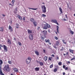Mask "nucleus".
Instances as JSON below:
<instances>
[{
    "label": "nucleus",
    "mask_w": 75,
    "mask_h": 75,
    "mask_svg": "<svg viewBox=\"0 0 75 75\" xmlns=\"http://www.w3.org/2000/svg\"><path fill=\"white\" fill-rule=\"evenodd\" d=\"M3 70L5 72H10V67L9 65L8 64L5 65L3 69Z\"/></svg>",
    "instance_id": "1"
},
{
    "label": "nucleus",
    "mask_w": 75,
    "mask_h": 75,
    "mask_svg": "<svg viewBox=\"0 0 75 75\" xmlns=\"http://www.w3.org/2000/svg\"><path fill=\"white\" fill-rule=\"evenodd\" d=\"M42 10L43 13H46L47 11L46 10V7L45 5L42 6Z\"/></svg>",
    "instance_id": "2"
},
{
    "label": "nucleus",
    "mask_w": 75,
    "mask_h": 75,
    "mask_svg": "<svg viewBox=\"0 0 75 75\" xmlns=\"http://www.w3.org/2000/svg\"><path fill=\"white\" fill-rule=\"evenodd\" d=\"M50 25L46 23L44 27L43 28L44 30H47V29H48V28H50Z\"/></svg>",
    "instance_id": "3"
},
{
    "label": "nucleus",
    "mask_w": 75,
    "mask_h": 75,
    "mask_svg": "<svg viewBox=\"0 0 75 75\" xmlns=\"http://www.w3.org/2000/svg\"><path fill=\"white\" fill-rule=\"evenodd\" d=\"M31 57H28V59H27L26 60V63L27 64H30V62H31Z\"/></svg>",
    "instance_id": "4"
},
{
    "label": "nucleus",
    "mask_w": 75,
    "mask_h": 75,
    "mask_svg": "<svg viewBox=\"0 0 75 75\" xmlns=\"http://www.w3.org/2000/svg\"><path fill=\"white\" fill-rule=\"evenodd\" d=\"M59 66L58 65H57L56 66V68H54V72H56L57 71L58 69H59Z\"/></svg>",
    "instance_id": "5"
},
{
    "label": "nucleus",
    "mask_w": 75,
    "mask_h": 75,
    "mask_svg": "<svg viewBox=\"0 0 75 75\" xmlns=\"http://www.w3.org/2000/svg\"><path fill=\"white\" fill-rule=\"evenodd\" d=\"M52 22H53V23H56L57 25H59V24L57 22V20H52Z\"/></svg>",
    "instance_id": "6"
},
{
    "label": "nucleus",
    "mask_w": 75,
    "mask_h": 75,
    "mask_svg": "<svg viewBox=\"0 0 75 75\" xmlns=\"http://www.w3.org/2000/svg\"><path fill=\"white\" fill-rule=\"evenodd\" d=\"M13 70L14 71V72H16V73L18 72V69L14 68L13 69Z\"/></svg>",
    "instance_id": "7"
},
{
    "label": "nucleus",
    "mask_w": 75,
    "mask_h": 75,
    "mask_svg": "<svg viewBox=\"0 0 75 75\" xmlns=\"http://www.w3.org/2000/svg\"><path fill=\"white\" fill-rule=\"evenodd\" d=\"M4 47L5 52H7L8 50H7V47L5 45H4Z\"/></svg>",
    "instance_id": "8"
},
{
    "label": "nucleus",
    "mask_w": 75,
    "mask_h": 75,
    "mask_svg": "<svg viewBox=\"0 0 75 75\" xmlns=\"http://www.w3.org/2000/svg\"><path fill=\"white\" fill-rule=\"evenodd\" d=\"M33 34H30L29 35V38L30 40H33Z\"/></svg>",
    "instance_id": "9"
},
{
    "label": "nucleus",
    "mask_w": 75,
    "mask_h": 75,
    "mask_svg": "<svg viewBox=\"0 0 75 75\" xmlns=\"http://www.w3.org/2000/svg\"><path fill=\"white\" fill-rule=\"evenodd\" d=\"M42 33L44 35H46L47 33V31L46 30H44L42 31Z\"/></svg>",
    "instance_id": "10"
},
{
    "label": "nucleus",
    "mask_w": 75,
    "mask_h": 75,
    "mask_svg": "<svg viewBox=\"0 0 75 75\" xmlns=\"http://www.w3.org/2000/svg\"><path fill=\"white\" fill-rule=\"evenodd\" d=\"M7 42L8 44H11V40L9 39H8Z\"/></svg>",
    "instance_id": "11"
},
{
    "label": "nucleus",
    "mask_w": 75,
    "mask_h": 75,
    "mask_svg": "<svg viewBox=\"0 0 75 75\" xmlns=\"http://www.w3.org/2000/svg\"><path fill=\"white\" fill-rule=\"evenodd\" d=\"M3 61L1 59H0V68H1V65L3 64Z\"/></svg>",
    "instance_id": "12"
},
{
    "label": "nucleus",
    "mask_w": 75,
    "mask_h": 75,
    "mask_svg": "<svg viewBox=\"0 0 75 75\" xmlns=\"http://www.w3.org/2000/svg\"><path fill=\"white\" fill-rule=\"evenodd\" d=\"M4 31V28L3 27H1L0 28V31L1 32H3Z\"/></svg>",
    "instance_id": "13"
},
{
    "label": "nucleus",
    "mask_w": 75,
    "mask_h": 75,
    "mask_svg": "<svg viewBox=\"0 0 75 75\" xmlns=\"http://www.w3.org/2000/svg\"><path fill=\"white\" fill-rule=\"evenodd\" d=\"M28 34H32V30L28 29Z\"/></svg>",
    "instance_id": "14"
},
{
    "label": "nucleus",
    "mask_w": 75,
    "mask_h": 75,
    "mask_svg": "<svg viewBox=\"0 0 75 75\" xmlns=\"http://www.w3.org/2000/svg\"><path fill=\"white\" fill-rule=\"evenodd\" d=\"M9 29L11 31H13V29H12V27H11L10 25L9 26Z\"/></svg>",
    "instance_id": "15"
},
{
    "label": "nucleus",
    "mask_w": 75,
    "mask_h": 75,
    "mask_svg": "<svg viewBox=\"0 0 75 75\" xmlns=\"http://www.w3.org/2000/svg\"><path fill=\"white\" fill-rule=\"evenodd\" d=\"M69 51L71 53H72V54H74V50L71 49H69Z\"/></svg>",
    "instance_id": "16"
},
{
    "label": "nucleus",
    "mask_w": 75,
    "mask_h": 75,
    "mask_svg": "<svg viewBox=\"0 0 75 75\" xmlns=\"http://www.w3.org/2000/svg\"><path fill=\"white\" fill-rule=\"evenodd\" d=\"M33 24L35 27H36V26H37V22H36V21H33Z\"/></svg>",
    "instance_id": "17"
},
{
    "label": "nucleus",
    "mask_w": 75,
    "mask_h": 75,
    "mask_svg": "<svg viewBox=\"0 0 75 75\" xmlns=\"http://www.w3.org/2000/svg\"><path fill=\"white\" fill-rule=\"evenodd\" d=\"M35 70L36 71H39L40 70V68L39 67H36L35 68Z\"/></svg>",
    "instance_id": "18"
},
{
    "label": "nucleus",
    "mask_w": 75,
    "mask_h": 75,
    "mask_svg": "<svg viewBox=\"0 0 75 75\" xmlns=\"http://www.w3.org/2000/svg\"><path fill=\"white\" fill-rule=\"evenodd\" d=\"M35 54H36L37 55H39V52H38L37 51H35Z\"/></svg>",
    "instance_id": "19"
},
{
    "label": "nucleus",
    "mask_w": 75,
    "mask_h": 75,
    "mask_svg": "<svg viewBox=\"0 0 75 75\" xmlns=\"http://www.w3.org/2000/svg\"><path fill=\"white\" fill-rule=\"evenodd\" d=\"M44 59L45 61V62L47 60V59H48V57L47 56H45L44 57Z\"/></svg>",
    "instance_id": "20"
},
{
    "label": "nucleus",
    "mask_w": 75,
    "mask_h": 75,
    "mask_svg": "<svg viewBox=\"0 0 75 75\" xmlns=\"http://www.w3.org/2000/svg\"><path fill=\"white\" fill-rule=\"evenodd\" d=\"M39 64L40 66H43L44 65V63L42 62H39Z\"/></svg>",
    "instance_id": "21"
},
{
    "label": "nucleus",
    "mask_w": 75,
    "mask_h": 75,
    "mask_svg": "<svg viewBox=\"0 0 75 75\" xmlns=\"http://www.w3.org/2000/svg\"><path fill=\"white\" fill-rule=\"evenodd\" d=\"M45 41L46 42H50V40L49 39H45Z\"/></svg>",
    "instance_id": "22"
},
{
    "label": "nucleus",
    "mask_w": 75,
    "mask_h": 75,
    "mask_svg": "<svg viewBox=\"0 0 75 75\" xmlns=\"http://www.w3.org/2000/svg\"><path fill=\"white\" fill-rule=\"evenodd\" d=\"M18 18H19V19H20V20H22V17H21L20 15H18V16H17Z\"/></svg>",
    "instance_id": "23"
},
{
    "label": "nucleus",
    "mask_w": 75,
    "mask_h": 75,
    "mask_svg": "<svg viewBox=\"0 0 75 75\" xmlns=\"http://www.w3.org/2000/svg\"><path fill=\"white\" fill-rule=\"evenodd\" d=\"M57 31L58 33H59V26H57Z\"/></svg>",
    "instance_id": "24"
},
{
    "label": "nucleus",
    "mask_w": 75,
    "mask_h": 75,
    "mask_svg": "<svg viewBox=\"0 0 75 75\" xmlns=\"http://www.w3.org/2000/svg\"><path fill=\"white\" fill-rule=\"evenodd\" d=\"M58 65L59 66H61L62 65V62H59L58 63Z\"/></svg>",
    "instance_id": "25"
},
{
    "label": "nucleus",
    "mask_w": 75,
    "mask_h": 75,
    "mask_svg": "<svg viewBox=\"0 0 75 75\" xmlns=\"http://www.w3.org/2000/svg\"><path fill=\"white\" fill-rule=\"evenodd\" d=\"M59 41L58 40L56 41V44L57 45H59Z\"/></svg>",
    "instance_id": "26"
},
{
    "label": "nucleus",
    "mask_w": 75,
    "mask_h": 75,
    "mask_svg": "<svg viewBox=\"0 0 75 75\" xmlns=\"http://www.w3.org/2000/svg\"><path fill=\"white\" fill-rule=\"evenodd\" d=\"M30 20L31 22H33L34 21V19L33 18H31L30 19Z\"/></svg>",
    "instance_id": "27"
},
{
    "label": "nucleus",
    "mask_w": 75,
    "mask_h": 75,
    "mask_svg": "<svg viewBox=\"0 0 75 75\" xmlns=\"http://www.w3.org/2000/svg\"><path fill=\"white\" fill-rule=\"evenodd\" d=\"M70 33L72 35H73V34H74V32H73L71 30H70Z\"/></svg>",
    "instance_id": "28"
},
{
    "label": "nucleus",
    "mask_w": 75,
    "mask_h": 75,
    "mask_svg": "<svg viewBox=\"0 0 75 75\" xmlns=\"http://www.w3.org/2000/svg\"><path fill=\"white\" fill-rule=\"evenodd\" d=\"M59 10L60 12L61 13H62V8H61V7L59 8Z\"/></svg>",
    "instance_id": "29"
},
{
    "label": "nucleus",
    "mask_w": 75,
    "mask_h": 75,
    "mask_svg": "<svg viewBox=\"0 0 75 75\" xmlns=\"http://www.w3.org/2000/svg\"><path fill=\"white\" fill-rule=\"evenodd\" d=\"M48 59H49V61H52L51 59H52V57H49Z\"/></svg>",
    "instance_id": "30"
},
{
    "label": "nucleus",
    "mask_w": 75,
    "mask_h": 75,
    "mask_svg": "<svg viewBox=\"0 0 75 75\" xmlns=\"http://www.w3.org/2000/svg\"><path fill=\"white\" fill-rule=\"evenodd\" d=\"M28 8L29 9H31V10H36L37 9V8Z\"/></svg>",
    "instance_id": "31"
},
{
    "label": "nucleus",
    "mask_w": 75,
    "mask_h": 75,
    "mask_svg": "<svg viewBox=\"0 0 75 75\" xmlns=\"http://www.w3.org/2000/svg\"><path fill=\"white\" fill-rule=\"evenodd\" d=\"M75 60V56L73 58L71 59V61H72L73 60Z\"/></svg>",
    "instance_id": "32"
},
{
    "label": "nucleus",
    "mask_w": 75,
    "mask_h": 75,
    "mask_svg": "<svg viewBox=\"0 0 75 75\" xmlns=\"http://www.w3.org/2000/svg\"><path fill=\"white\" fill-rule=\"evenodd\" d=\"M71 62H70V61H67L66 62V64H67V65H68V64H70V63Z\"/></svg>",
    "instance_id": "33"
},
{
    "label": "nucleus",
    "mask_w": 75,
    "mask_h": 75,
    "mask_svg": "<svg viewBox=\"0 0 75 75\" xmlns=\"http://www.w3.org/2000/svg\"><path fill=\"white\" fill-rule=\"evenodd\" d=\"M15 2V1L14 0H12L11 1V3L12 4H14V2Z\"/></svg>",
    "instance_id": "34"
},
{
    "label": "nucleus",
    "mask_w": 75,
    "mask_h": 75,
    "mask_svg": "<svg viewBox=\"0 0 75 75\" xmlns=\"http://www.w3.org/2000/svg\"><path fill=\"white\" fill-rule=\"evenodd\" d=\"M62 42H64V44H67V42H65V40H62Z\"/></svg>",
    "instance_id": "35"
},
{
    "label": "nucleus",
    "mask_w": 75,
    "mask_h": 75,
    "mask_svg": "<svg viewBox=\"0 0 75 75\" xmlns=\"http://www.w3.org/2000/svg\"><path fill=\"white\" fill-rule=\"evenodd\" d=\"M62 42H64V44H67V42H65V40H62Z\"/></svg>",
    "instance_id": "36"
},
{
    "label": "nucleus",
    "mask_w": 75,
    "mask_h": 75,
    "mask_svg": "<svg viewBox=\"0 0 75 75\" xmlns=\"http://www.w3.org/2000/svg\"><path fill=\"white\" fill-rule=\"evenodd\" d=\"M9 5H10V6H11L13 7V6H14V4H11L10 3L9 4Z\"/></svg>",
    "instance_id": "37"
},
{
    "label": "nucleus",
    "mask_w": 75,
    "mask_h": 75,
    "mask_svg": "<svg viewBox=\"0 0 75 75\" xmlns=\"http://www.w3.org/2000/svg\"><path fill=\"white\" fill-rule=\"evenodd\" d=\"M50 68H53V64H52L50 65Z\"/></svg>",
    "instance_id": "38"
},
{
    "label": "nucleus",
    "mask_w": 75,
    "mask_h": 75,
    "mask_svg": "<svg viewBox=\"0 0 75 75\" xmlns=\"http://www.w3.org/2000/svg\"><path fill=\"white\" fill-rule=\"evenodd\" d=\"M64 50V48L63 47H62V49H60L61 51H62Z\"/></svg>",
    "instance_id": "39"
},
{
    "label": "nucleus",
    "mask_w": 75,
    "mask_h": 75,
    "mask_svg": "<svg viewBox=\"0 0 75 75\" xmlns=\"http://www.w3.org/2000/svg\"><path fill=\"white\" fill-rule=\"evenodd\" d=\"M18 42L19 45H21V42Z\"/></svg>",
    "instance_id": "40"
},
{
    "label": "nucleus",
    "mask_w": 75,
    "mask_h": 75,
    "mask_svg": "<svg viewBox=\"0 0 75 75\" xmlns=\"http://www.w3.org/2000/svg\"><path fill=\"white\" fill-rule=\"evenodd\" d=\"M44 37H43L42 36L41 38V39H42V40H44Z\"/></svg>",
    "instance_id": "41"
},
{
    "label": "nucleus",
    "mask_w": 75,
    "mask_h": 75,
    "mask_svg": "<svg viewBox=\"0 0 75 75\" xmlns=\"http://www.w3.org/2000/svg\"><path fill=\"white\" fill-rule=\"evenodd\" d=\"M66 67V66H65V65H63V68H64V69H65V67Z\"/></svg>",
    "instance_id": "42"
},
{
    "label": "nucleus",
    "mask_w": 75,
    "mask_h": 75,
    "mask_svg": "<svg viewBox=\"0 0 75 75\" xmlns=\"http://www.w3.org/2000/svg\"><path fill=\"white\" fill-rule=\"evenodd\" d=\"M8 64H11V62L10 61H8Z\"/></svg>",
    "instance_id": "43"
},
{
    "label": "nucleus",
    "mask_w": 75,
    "mask_h": 75,
    "mask_svg": "<svg viewBox=\"0 0 75 75\" xmlns=\"http://www.w3.org/2000/svg\"><path fill=\"white\" fill-rule=\"evenodd\" d=\"M55 39L56 40H58V37L56 36H55Z\"/></svg>",
    "instance_id": "44"
},
{
    "label": "nucleus",
    "mask_w": 75,
    "mask_h": 75,
    "mask_svg": "<svg viewBox=\"0 0 75 75\" xmlns=\"http://www.w3.org/2000/svg\"><path fill=\"white\" fill-rule=\"evenodd\" d=\"M65 69V70H68V68L67 67H66Z\"/></svg>",
    "instance_id": "45"
},
{
    "label": "nucleus",
    "mask_w": 75,
    "mask_h": 75,
    "mask_svg": "<svg viewBox=\"0 0 75 75\" xmlns=\"http://www.w3.org/2000/svg\"><path fill=\"white\" fill-rule=\"evenodd\" d=\"M42 17H46V15L45 14H42Z\"/></svg>",
    "instance_id": "46"
},
{
    "label": "nucleus",
    "mask_w": 75,
    "mask_h": 75,
    "mask_svg": "<svg viewBox=\"0 0 75 75\" xmlns=\"http://www.w3.org/2000/svg\"><path fill=\"white\" fill-rule=\"evenodd\" d=\"M10 23L11 24H12V20H10Z\"/></svg>",
    "instance_id": "47"
},
{
    "label": "nucleus",
    "mask_w": 75,
    "mask_h": 75,
    "mask_svg": "<svg viewBox=\"0 0 75 75\" xmlns=\"http://www.w3.org/2000/svg\"><path fill=\"white\" fill-rule=\"evenodd\" d=\"M23 20H24V21L25 20V17H23Z\"/></svg>",
    "instance_id": "48"
},
{
    "label": "nucleus",
    "mask_w": 75,
    "mask_h": 75,
    "mask_svg": "<svg viewBox=\"0 0 75 75\" xmlns=\"http://www.w3.org/2000/svg\"><path fill=\"white\" fill-rule=\"evenodd\" d=\"M69 52H67V53H66V55H69Z\"/></svg>",
    "instance_id": "49"
},
{
    "label": "nucleus",
    "mask_w": 75,
    "mask_h": 75,
    "mask_svg": "<svg viewBox=\"0 0 75 75\" xmlns=\"http://www.w3.org/2000/svg\"><path fill=\"white\" fill-rule=\"evenodd\" d=\"M0 47H3V45L0 44Z\"/></svg>",
    "instance_id": "50"
},
{
    "label": "nucleus",
    "mask_w": 75,
    "mask_h": 75,
    "mask_svg": "<svg viewBox=\"0 0 75 75\" xmlns=\"http://www.w3.org/2000/svg\"><path fill=\"white\" fill-rule=\"evenodd\" d=\"M16 25L17 26H19V24L18 23H16Z\"/></svg>",
    "instance_id": "51"
},
{
    "label": "nucleus",
    "mask_w": 75,
    "mask_h": 75,
    "mask_svg": "<svg viewBox=\"0 0 75 75\" xmlns=\"http://www.w3.org/2000/svg\"><path fill=\"white\" fill-rule=\"evenodd\" d=\"M52 57H54V54H52Z\"/></svg>",
    "instance_id": "52"
},
{
    "label": "nucleus",
    "mask_w": 75,
    "mask_h": 75,
    "mask_svg": "<svg viewBox=\"0 0 75 75\" xmlns=\"http://www.w3.org/2000/svg\"><path fill=\"white\" fill-rule=\"evenodd\" d=\"M63 20H64V21H67V19H65V18L63 19Z\"/></svg>",
    "instance_id": "53"
},
{
    "label": "nucleus",
    "mask_w": 75,
    "mask_h": 75,
    "mask_svg": "<svg viewBox=\"0 0 75 75\" xmlns=\"http://www.w3.org/2000/svg\"><path fill=\"white\" fill-rule=\"evenodd\" d=\"M17 10H18V9H17V8H15V10H16V11H17Z\"/></svg>",
    "instance_id": "54"
},
{
    "label": "nucleus",
    "mask_w": 75,
    "mask_h": 75,
    "mask_svg": "<svg viewBox=\"0 0 75 75\" xmlns=\"http://www.w3.org/2000/svg\"><path fill=\"white\" fill-rule=\"evenodd\" d=\"M40 29V27H38V30H39V29Z\"/></svg>",
    "instance_id": "55"
},
{
    "label": "nucleus",
    "mask_w": 75,
    "mask_h": 75,
    "mask_svg": "<svg viewBox=\"0 0 75 75\" xmlns=\"http://www.w3.org/2000/svg\"><path fill=\"white\" fill-rule=\"evenodd\" d=\"M63 75H65V72H63Z\"/></svg>",
    "instance_id": "56"
},
{
    "label": "nucleus",
    "mask_w": 75,
    "mask_h": 75,
    "mask_svg": "<svg viewBox=\"0 0 75 75\" xmlns=\"http://www.w3.org/2000/svg\"><path fill=\"white\" fill-rule=\"evenodd\" d=\"M48 42V43L49 44V45H51V43L50 42Z\"/></svg>",
    "instance_id": "57"
},
{
    "label": "nucleus",
    "mask_w": 75,
    "mask_h": 75,
    "mask_svg": "<svg viewBox=\"0 0 75 75\" xmlns=\"http://www.w3.org/2000/svg\"><path fill=\"white\" fill-rule=\"evenodd\" d=\"M2 16H3V17H5L6 16L4 14H3L2 15Z\"/></svg>",
    "instance_id": "58"
},
{
    "label": "nucleus",
    "mask_w": 75,
    "mask_h": 75,
    "mask_svg": "<svg viewBox=\"0 0 75 75\" xmlns=\"http://www.w3.org/2000/svg\"><path fill=\"white\" fill-rule=\"evenodd\" d=\"M57 59H59V57H57Z\"/></svg>",
    "instance_id": "59"
},
{
    "label": "nucleus",
    "mask_w": 75,
    "mask_h": 75,
    "mask_svg": "<svg viewBox=\"0 0 75 75\" xmlns=\"http://www.w3.org/2000/svg\"><path fill=\"white\" fill-rule=\"evenodd\" d=\"M42 3L43 4H45V3H44V2H43Z\"/></svg>",
    "instance_id": "60"
},
{
    "label": "nucleus",
    "mask_w": 75,
    "mask_h": 75,
    "mask_svg": "<svg viewBox=\"0 0 75 75\" xmlns=\"http://www.w3.org/2000/svg\"><path fill=\"white\" fill-rule=\"evenodd\" d=\"M65 16H66V18H67V15H65Z\"/></svg>",
    "instance_id": "61"
},
{
    "label": "nucleus",
    "mask_w": 75,
    "mask_h": 75,
    "mask_svg": "<svg viewBox=\"0 0 75 75\" xmlns=\"http://www.w3.org/2000/svg\"><path fill=\"white\" fill-rule=\"evenodd\" d=\"M11 75H14V74H13L11 73Z\"/></svg>",
    "instance_id": "62"
},
{
    "label": "nucleus",
    "mask_w": 75,
    "mask_h": 75,
    "mask_svg": "<svg viewBox=\"0 0 75 75\" xmlns=\"http://www.w3.org/2000/svg\"><path fill=\"white\" fill-rule=\"evenodd\" d=\"M18 28V26H16V28Z\"/></svg>",
    "instance_id": "63"
},
{
    "label": "nucleus",
    "mask_w": 75,
    "mask_h": 75,
    "mask_svg": "<svg viewBox=\"0 0 75 75\" xmlns=\"http://www.w3.org/2000/svg\"><path fill=\"white\" fill-rule=\"evenodd\" d=\"M43 51L44 52H45V50H43Z\"/></svg>",
    "instance_id": "64"
}]
</instances>
